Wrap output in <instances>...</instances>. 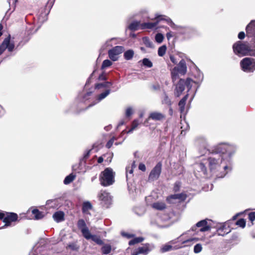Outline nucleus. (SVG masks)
I'll return each instance as SVG.
<instances>
[{"label": "nucleus", "mask_w": 255, "mask_h": 255, "mask_svg": "<svg viewBox=\"0 0 255 255\" xmlns=\"http://www.w3.org/2000/svg\"><path fill=\"white\" fill-rule=\"evenodd\" d=\"M17 218L18 216L16 214L13 213H7L3 220L5 225L2 228L10 226L11 223L16 221Z\"/></svg>", "instance_id": "obj_14"}, {"label": "nucleus", "mask_w": 255, "mask_h": 255, "mask_svg": "<svg viewBox=\"0 0 255 255\" xmlns=\"http://www.w3.org/2000/svg\"><path fill=\"white\" fill-rule=\"evenodd\" d=\"M138 254H139V253H138V250L136 251H134L132 253V255H138Z\"/></svg>", "instance_id": "obj_58"}, {"label": "nucleus", "mask_w": 255, "mask_h": 255, "mask_svg": "<svg viewBox=\"0 0 255 255\" xmlns=\"http://www.w3.org/2000/svg\"><path fill=\"white\" fill-rule=\"evenodd\" d=\"M110 92H111V90L110 89H107L104 92L100 94L98 97V99H97L98 101L97 103H98V102L101 101V100H102L103 99H105L108 95H109Z\"/></svg>", "instance_id": "obj_29"}, {"label": "nucleus", "mask_w": 255, "mask_h": 255, "mask_svg": "<svg viewBox=\"0 0 255 255\" xmlns=\"http://www.w3.org/2000/svg\"><path fill=\"white\" fill-rule=\"evenodd\" d=\"M170 198L174 199H179L180 201H182L186 199L187 196L184 193H180L171 195Z\"/></svg>", "instance_id": "obj_21"}, {"label": "nucleus", "mask_w": 255, "mask_h": 255, "mask_svg": "<svg viewBox=\"0 0 255 255\" xmlns=\"http://www.w3.org/2000/svg\"><path fill=\"white\" fill-rule=\"evenodd\" d=\"M163 38L164 36L161 33H157L155 35V37L156 41L158 43H161L163 40Z\"/></svg>", "instance_id": "obj_42"}, {"label": "nucleus", "mask_w": 255, "mask_h": 255, "mask_svg": "<svg viewBox=\"0 0 255 255\" xmlns=\"http://www.w3.org/2000/svg\"><path fill=\"white\" fill-rule=\"evenodd\" d=\"M5 216L6 215L3 213H0V219L3 220Z\"/></svg>", "instance_id": "obj_56"}, {"label": "nucleus", "mask_w": 255, "mask_h": 255, "mask_svg": "<svg viewBox=\"0 0 255 255\" xmlns=\"http://www.w3.org/2000/svg\"><path fill=\"white\" fill-rule=\"evenodd\" d=\"M75 247V245H73V250H76L77 249V248Z\"/></svg>", "instance_id": "obj_63"}, {"label": "nucleus", "mask_w": 255, "mask_h": 255, "mask_svg": "<svg viewBox=\"0 0 255 255\" xmlns=\"http://www.w3.org/2000/svg\"><path fill=\"white\" fill-rule=\"evenodd\" d=\"M172 37L171 32H169L166 34V37L168 40H169Z\"/></svg>", "instance_id": "obj_54"}, {"label": "nucleus", "mask_w": 255, "mask_h": 255, "mask_svg": "<svg viewBox=\"0 0 255 255\" xmlns=\"http://www.w3.org/2000/svg\"><path fill=\"white\" fill-rule=\"evenodd\" d=\"M161 169L162 163L159 162L156 164L150 171L148 176V180L153 181L158 179L161 174Z\"/></svg>", "instance_id": "obj_10"}, {"label": "nucleus", "mask_w": 255, "mask_h": 255, "mask_svg": "<svg viewBox=\"0 0 255 255\" xmlns=\"http://www.w3.org/2000/svg\"><path fill=\"white\" fill-rule=\"evenodd\" d=\"M165 118V115L163 114L157 112H154L150 114L148 118L154 121H161L164 120Z\"/></svg>", "instance_id": "obj_16"}, {"label": "nucleus", "mask_w": 255, "mask_h": 255, "mask_svg": "<svg viewBox=\"0 0 255 255\" xmlns=\"http://www.w3.org/2000/svg\"><path fill=\"white\" fill-rule=\"evenodd\" d=\"M116 38H111V39H110L109 40H108L106 43H105V45H106V46H112V44H110V42L112 41V40H115Z\"/></svg>", "instance_id": "obj_52"}, {"label": "nucleus", "mask_w": 255, "mask_h": 255, "mask_svg": "<svg viewBox=\"0 0 255 255\" xmlns=\"http://www.w3.org/2000/svg\"><path fill=\"white\" fill-rule=\"evenodd\" d=\"M179 188V186L177 183L175 184V187H174V190H177Z\"/></svg>", "instance_id": "obj_61"}, {"label": "nucleus", "mask_w": 255, "mask_h": 255, "mask_svg": "<svg viewBox=\"0 0 255 255\" xmlns=\"http://www.w3.org/2000/svg\"><path fill=\"white\" fill-rule=\"evenodd\" d=\"M144 240V239L142 237H137L133 239L132 240H130L128 244L130 246L133 245L134 244L140 243L142 242Z\"/></svg>", "instance_id": "obj_34"}, {"label": "nucleus", "mask_w": 255, "mask_h": 255, "mask_svg": "<svg viewBox=\"0 0 255 255\" xmlns=\"http://www.w3.org/2000/svg\"><path fill=\"white\" fill-rule=\"evenodd\" d=\"M122 235L123 236L125 237L128 239H130L134 236V235H133V234L124 233V232L122 233Z\"/></svg>", "instance_id": "obj_47"}, {"label": "nucleus", "mask_w": 255, "mask_h": 255, "mask_svg": "<svg viewBox=\"0 0 255 255\" xmlns=\"http://www.w3.org/2000/svg\"><path fill=\"white\" fill-rule=\"evenodd\" d=\"M11 0H7V1H8V3H10Z\"/></svg>", "instance_id": "obj_64"}, {"label": "nucleus", "mask_w": 255, "mask_h": 255, "mask_svg": "<svg viewBox=\"0 0 255 255\" xmlns=\"http://www.w3.org/2000/svg\"><path fill=\"white\" fill-rule=\"evenodd\" d=\"M114 175L112 169L106 168L100 175L101 184L104 186H108L113 184L114 182Z\"/></svg>", "instance_id": "obj_3"}, {"label": "nucleus", "mask_w": 255, "mask_h": 255, "mask_svg": "<svg viewBox=\"0 0 255 255\" xmlns=\"http://www.w3.org/2000/svg\"><path fill=\"white\" fill-rule=\"evenodd\" d=\"M140 49L141 51H142L143 52H145V48H143V47H141L140 48Z\"/></svg>", "instance_id": "obj_62"}, {"label": "nucleus", "mask_w": 255, "mask_h": 255, "mask_svg": "<svg viewBox=\"0 0 255 255\" xmlns=\"http://www.w3.org/2000/svg\"><path fill=\"white\" fill-rule=\"evenodd\" d=\"M75 178V176L72 174L66 176L64 180V183L65 184H68L72 182Z\"/></svg>", "instance_id": "obj_37"}, {"label": "nucleus", "mask_w": 255, "mask_h": 255, "mask_svg": "<svg viewBox=\"0 0 255 255\" xmlns=\"http://www.w3.org/2000/svg\"><path fill=\"white\" fill-rule=\"evenodd\" d=\"M103 161V158L102 157H100L98 159V162L99 163H102Z\"/></svg>", "instance_id": "obj_57"}, {"label": "nucleus", "mask_w": 255, "mask_h": 255, "mask_svg": "<svg viewBox=\"0 0 255 255\" xmlns=\"http://www.w3.org/2000/svg\"><path fill=\"white\" fill-rule=\"evenodd\" d=\"M83 232H82V235L87 240H90L92 235H91L89 230L88 228H86L85 230H83Z\"/></svg>", "instance_id": "obj_36"}, {"label": "nucleus", "mask_w": 255, "mask_h": 255, "mask_svg": "<svg viewBox=\"0 0 255 255\" xmlns=\"http://www.w3.org/2000/svg\"><path fill=\"white\" fill-rule=\"evenodd\" d=\"M188 97V94H187L179 101L178 103V106L181 113H183L184 111L185 105Z\"/></svg>", "instance_id": "obj_18"}, {"label": "nucleus", "mask_w": 255, "mask_h": 255, "mask_svg": "<svg viewBox=\"0 0 255 255\" xmlns=\"http://www.w3.org/2000/svg\"><path fill=\"white\" fill-rule=\"evenodd\" d=\"M194 169L201 175H207V168L205 165V163L203 162L196 163L194 165Z\"/></svg>", "instance_id": "obj_15"}, {"label": "nucleus", "mask_w": 255, "mask_h": 255, "mask_svg": "<svg viewBox=\"0 0 255 255\" xmlns=\"http://www.w3.org/2000/svg\"><path fill=\"white\" fill-rule=\"evenodd\" d=\"M124 124V121H121L119 124H118V127H120Z\"/></svg>", "instance_id": "obj_59"}, {"label": "nucleus", "mask_w": 255, "mask_h": 255, "mask_svg": "<svg viewBox=\"0 0 255 255\" xmlns=\"http://www.w3.org/2000/svg\"><path fill=\"white\" fill-rule=\"evenodd\" d=\"M78 228L81 230V232H83V230H85L86 228H88L85 222L83 219H80L78 221L77 223Z\"/></svg>", "instance_id": "obj_28"}, {"label": "nucleus", "mask_w": 255, "mask_h": 255, "mask_svg": "<svg viewBox=\"0 0 255 255\" xmlns=\"http://www.w3.org/2000/svg\"><path fill=\"white\" fill-rule=\"evenodd\" d=\"M141 24L138 21H133L128 26V28L131 30L135 31L140 29Z\"/></svg>", "instance_id": "obj_22"}, {"label": "nucleus", "mask_w": 255, "mask_h": 255, "mask_svg": "<svg viewBox=\"0 0 255 255\" xmlns=\"http://www.w3.org/2000/svg\"><path fill=\"white\" fill-rule=\"evenodd\" d=\"M113 83L111 82H105L102 83L97 84L95 86V88L100 89L102 88H109L112 85Z\"/></svg>", "instance_id": "obj_23"}, {"label": "nucleus", "mask_w": 255, "mask_h": 255, "mask_svg": "<svg viewBox=\"0 0 255 255\" xmlns=\"http://www.w3.org/2000/svg\"><path fill=\"white\" fill-rule=\"evenodd\" d=\"M245 34L244 32H240L238 34V38L240 39H243L245 38Z\"/></svg>", "instance_id": "obj_50"}, {"label": "nucleus", "mask_w": 255, "mask_h": 255, "mask_svg": "<svg viewBox=\"0 0 255 255\" xmlns=\"http://www.w3.org/2000/svg\"><path fill=\"white\" fill-rule=\"evenodd\" d=\"M98 198L101 202V204L106 208H108L112 203L111 196L105 191H101L98 194Z\"/></svg>", "instance_id": "obj_9"}, {"label": "nucleus", "mask_w": 255, "mask_h": 255, "mask_svg": "<svg viewBox=\"0 0 255 255\" xmlns=\"http://www.w3.org/2000/svg\"><path fill=\"white\" fill-rule=\"evenodd\" d=\"M233 48L234 53L240 56L255 55V46H250L247 42L239 41L233 45Z\"/></svg>", "instance_id": "obj_2"}, {"label": "nucleus", "mask_w": 255, "mask_h": 255, "mask_svg": "<svg viewBox=\"0 0 255 255\" xmlns=\"http://www.w3.org/2000/svg\"><path fill=\"white\" fill-rule=\"evenodd\" d=\"M161 103L162 104L166 105L168 106H171L172 104L170 98L165 93H164Z\"/></svg>", "instance_id": "obj_25"}, {"label": "nucleus", "mask_w": 255, "mask_h": 255, "mask_svg": "<svg viewBox=\"0 0 255 255\" xmlns=\"http://www.w3.org/2000/svg\"><path fill=\"white\" fill-rule=\"evenodd\" d=\"M112 65V62L110 60H105L102 63L101 68L102 69H105L110 67Z\"/></svg>", "instance_id": "obj_40"}, {"label": "nucleus", "mask_w": 255, "mask_h": 255, "mask_svg": "<svg viewBox=\"0 0 255 255\" xmlns=\"http://www.w3.org/2000/svg\"><path fill=\"white\" fill-rule=\"evenodd\" d=\"M166 50V47L165 45H162L160 46L158 50V54L159 56H163Z\"/></svg>", "instance_id": "obj_39"}, {"label": "nucleus", "mask_w": 255, "mask_h": 255, "mask_svg": "<svg viewBox=\"0 0 255 255\" xmlns=\"http://www.w3.org/2000/svg\"><path fill=\"white\" fill-rule=\"evenodd\" d=\"M102 252L104 255H108L110 254L112 251L111 246L109 244H105L102 247Z\"/></svg>", "instance_id": "obj_26"}, {"label": "nucleus", "mask_w": 255, "mask_h": 255, "mask_svg": "<svg viewBox=\"0 0 255 255\" xmlns=\"http://www.w3.org/2000/svg\"><path fill=\"white\" fill-rule=\"evenodd\" d=\"M165 204L163 202H156L152 205V207L157 210H162L165 208Z\"/></svg>", "instance_id": "obj_24"}, {"label": "nucleus", "mask_w": 255, "mask_h": 255, "mask_svg": "<svg viewBox=\"0 0 255 255\" xmlns=\"http://www.w3.org/2000/svg\"><path fill=\"white\" fill-rule=\"evenodd\" d=\"M170 59L171 60V61L174 63V64H176L177 61H176L175 58L173 56H172L171 55L170 56Z\"/></svg>", "instance_id": "obj_53"}, {"label": "nucleus", "mask_w": 255, "mask_h": 255, "mask_svg": "<svg viewBox=\"0 0 255 255\" xmlns=\"http://www.w3.org/2000/svg\"><path fill=\"white\" fill-rule=\"evenodd\" d=\"M155 22H145L141 24L140 29H152L155 27L161 20H165L167 23L173 28H175L176 25L171 19L164 15H160L156 17Z\"/></svg>", "instance_id": "obj_4"}, {"label": "nucleus", "mask_w": 255, "mask_h": 255, "mask_svg": "<svg viewBox=\"0 0 255 255\" xmlns=\"http://www.w3.org/2000/svg\"><path fill=\"white\" fill-rule=\"evenodd\" d=\"M32 214L36 220L41 219L44 216L43 212L39 211L38 209H33L32 211Z\"/></svg>", "instance_id": "obj_20"}, {"label": "nucleus", "mask_w": 255, "mask_h": 255, "mask_svg": "<svg viewBox=\"0 0 255 255\" xmlns=\"http://www.w3.org/2000/svg\"><path fill=\"white\" fill-rule=\"evenodd\" d=\"M99 79L100 80L105 81L107 80L106 76L104 74H102L99 76Z\"/></svg>", "instance_id": "obj_51"}, {"label": "nucleus", "mask_w": 255, "mask_h": 255, "mask_svg": "<svg viewBox=\"0 0 255 255\" xmlns=\"http://www.w3.org/2000/svg\"><path fill=\"white\" fill-rule=\"evenodd\" d=\"M142 41H143V42L144 43V44L147 47H149V48H153V44L152 43V42H151L149 39V38H148L147 37H144L142 38Z\"/></svg>", "instance_id": "obj_32"}, {"label": "nucleus", "mask_w": 255, "mask_h": 255, "mask_svg": "<svg viewBox=\"0 0 255 255\" xmlns=\"http://www.w3.org/2000/svg\"><path fill=\"white\" fill-rule=\"evenodd\" d=\"M202 250V245L200 244H196L194 248V252L196 254L199 253Z\"/></svg>", "instance_id": "obj_43"}, {"label": "nucleus", "mask_w": 255, "mask_h": 255, "mask_svg": "<svg viewBox=\"0 0 255 255\" xmlns=\"http://www.w3.org/2000/svg\"><path fill=\"white\" fill-rule=\"evenodd\" d=\"M249 218L251 221L255 220V212H251L249 214Z\"/></svg>", "instance_id": "obj_46"}, {"label": "nucleus", "mask_w": 255, "mask_h": 255, "mask_svg": "<svg viewBox=\"0 0 255 255\" xmlns=\"http://www.w3.org/2000/svg\"><path fill=\"white\" fill-rule=\"evenodd\" d=\"M193 81L190 78H187L186 81L183 79H180L174 90V94L175 97H179L185 89V85L187 86L189 90L192 87Z\"/></svg>", "instance_id": "obj_5"}, {"label": "nucleus", "mask_w": 255, "mask_h": 255, "mask_svg": "<svg viewBox=\"0 0 255 255\" xmlns=\"http://www.w3.org/2000/svg\"><path fill=\"white\" fill-rule=\"evenodd\" d=\"M124 50V48L121 46H116L108 51L109 57L113 61L118 60V56Z\"/></svg>", "instance_id": "obj_11"}, {"label": "nucleus", "mask_w": 255, "mask_h": 255, "mask_svg": "<svg viewBox=\"0 0 255 255\" xmlns=\"http://www.w3.org/2000/svg\"><path fill=\"white\" fill-rule=\"evenodd\" d=\"M197 228H200L199 231L200 232H206L210 230L211 227L208 223V220H203L198 222L196 226L192 227L191 230L196 231Z\"/></svg>", "instance_id": "obj_13"}, {"label": "nucleus", "mask_w": 255, "mask_h": 255, "mask_svg": "<svg viewBox=\"0 0 255 255\" xmlns=\"http://www.w3.org/2000/svg\"><path fill=\"white\" fill-rule=\"evenodd\" d=\"M230 232V230L228 228H226L224 225H221L219 227H218L217 230V234L222 236H224V235L229 233Z\"/></svg>", "instance_id": "obj_17"}, {"label": "nucleus", "mask_w": 255, "mask_h": 255, "mask_svg": "<svg viewBox=\"0 0 255 255\" xmlns=\"http://www.w3.org/2000/svg\"><path fill=\"white\" fill-rule=\"evenodd\" d=\"M242 70L247 72H252L255 70V59L246 57L244 58L240 63Z\"/></svg>", "instance_id": "obj_7"}, {"label": "nucleus", "mask_w": 255, "mask_h": 255, "mask_svg": "<svg viewBox=\"0 0 255 255\" xmlns=\"http://www.w3.org/2000/svg\"><path fill=\"white\" fill-rule=\"evenodd\" d=\"M10 36L9 35L3 41L2 44L0 45V55H1L5 49H7L10 52L12 51L14 47V43L10 42Z\"/></svg>", "instance_id": "obj_12"}, {"label": "nucleus", "mask_w": 255, "mask_h": 255, "mask_svg": "<svg viewBox=\"0 0 255 255\" xmlns=\"http://www.w3.org/2000/svg\"><path fill=\"white\" fill-rule=\"evenodd\" d=\"M142 64L144 66L151 68L152 66V62L147 58H144L142 60Z\"/></svg>", "instance_id": "obj_41"}, {"label": "nucleus", "mask_w": 255, "mask_h": 255, "mask_svg": "<svg viewBox=\"0 0 255 255\" xmlns=\"http://www.w3.org/2000/svg\"><path fill=\"white\" fill-rule=\"evenodd\" d=\"M137 250L139 254L146 255L149 251L148 247L146 245L139 247Z\"/></svg>", "instance_id": "obj_30"}, {"label": "nucleus", "mask_w": 255, "mask_h": 255, "mask_svg": "<svg viewBox=\"0 0 255 255\" xmlns=\"http://www.w3.org/2000/svg\"><path fill=\"white\" fill-rule=\"evenodd\" d=\"M90 239H91L92 241L95 242L98 245H101L104 244L103 242L100 239V238L96 235H92V236Z\"/></svg>", "instance_id": "obj_38"}, {"label": "nucleus", "mask_w": 255, "mask_h": 255, "mask_svg": "<svg viewBox=\"0 0 255 255\" xmlns=\"http://www.w3.org/2000/svg\"><path fill=\"white\" fill-rule=\"evenodd\" d=\"M134 167L135 165H134V162H133L132 163V166L130 167H127L126 168V172H127V180L131 177L132 176V173H133V169H132V167Z\"/></svg>", "instance_id": "obj_31"}, {"label": "nucleus", "mask_w": 255, "mask_h": 255, "mask_svg": "<svg viewBox=\"0 0 255 255\" xmlns=\"http://www.w3.org/2000/svg\"><path fill=\"white\" fill-rule=\"evenodd\" d=\"M115 140V138L113 137L110 140H109L106 145V147L110 148L112 146Z\"/></svg>", "instance_id": "obj_45"}, {"label": "nucleus", "mask_w": 255, "mask_h": 255, "mask_svg": "<svg viewBox=\"0 0 255 255\" xmlns=\"http://www.w3.org/2000/svg\"><path fill=\"white\" fill-rule=\"evenodd\" d=\"M2 29V26L1 24H0V37L2 35L1 30Z\"/></svg>", "instance_id": "obj_60"}, {"label": "nucleus", "mask_w": 255, "mask_h": 255, "mask_svg": "<svg viewBox=\"0 0 255 255\" xmlns=\"http://www.w3.org/2000/svg\"><path fill=\"white\" fill-rule=\"evenodd\" d=\"M236 225L242 228H244L246 226V221L243 219H240L237 221Z\"/></svg>", "instance_id": "obj_44"}, {"label": "nucleus", "mask_w": 255, "mask_h": 255, "mask_svg": "<svg viewBox=\"0 0 255 255\" xmlns=\"http://www.w3.org/2000/svg\"><path fill=\"white\" fill-rule=\"evenodd\" d=\"M134 55V51L131 50H128L126 51L124 54V56L125 59L129 60L132 59Z\"/></svg>", "instance_id": "obj_27"}, {"label": "nucleus", "mask_w": 255, "mask_h": 255, "mask_svg": "<svg viewBox=\"0 0 255 255\" xmlns=\"http://www.w3.org/2000/svg\"><path fill=\"white\" fill-rule=\"evenodd\" d=\"M92 205L89 202H86L83 203L82 207V211L83 213H86L90 209H92Z\"/></svg>", "instance_id": "obj_33"}, {"label": "nucleus", "mask_w": 255, "mask_h": 255, "mask_svg": "<svg viewBox=\"0 0 255 255\" xmlns=\"http://www.w3.org/2000/svg\"><path fill=\"white\" fill-rule=\"evenodd\" d=\"M198 240V239L197 238H190V239L186 240L185 241H182L181 245H180V246L176 245L174 247H172V245L175 244V243H176L177 242L176 240H173L169 243V244L170 245L167 244V245H165L163 246L161 249V252L162 253L168 252V251L171 250L172 248H173L174 249H178L181 248L183 247L189 245H184V244H187L188 243H190V242H191L193 241H197Z\"/></svg>", "instance_id": "obj_6"}, {"label": "nucleus", "mask_w": 255, "mask_h": 255, "mask_svg": "<svg viewBox=\"0 0 255 255\" xmlns=\"http://www.w3.org/2000/svg\"><path fill=\"white\" fill-rule=\"evenodd\" d=\"M53 218L57 222H60L64 220V213L62 212H57L53 215Z\"/></svg>", "instance_id": "obj_19"}, {"label": "nucleus", "mask_w": 255, "mask_h": 255, "mask_svg": "<svg viewBox=\"0 0 255 255\" xmlns=\"http://www.w3.org/2000/svg\"><path fill=\"white\" fill-rule=\"evenodd\" d=\"M186 71L187 67L185 61L183 59H182L179 62L177 66L175 67L171 72L173 81L174 82L177 79L178 73L184 75Z\"/></svg>", "instance_id": "obj_8"}, {"label": "nucleus", "mask_w": 255, "mask_h": 255, "mask_svg": "<svg viewBox=\"0 0 255 255\" xmlns=\"http://www.w3.org/2000/svg\"><path fill=\"white\" fill-rule=\"evenodd\" d=\"M233 147L226 144L218 145L216 149V153L208 158L209 167L211 172L216 173L218 177H223L227 173L226 170L229 168L225 158L230 157L233 152Z\"/></svg>", "instance_id": "obj_1"}, {"label": "nucleus", "mask_w": 255, "mask_h": 255, "mask_svg": "<svg viewBox=\"0 0 255 255\" xmlns=\"http://www.w3.org/2000/svg\"><path fill=\"white\" fill-rule=\"evenodd\" d=\"M90 150L88 151L84 155V158L86 159L88 157L90 154Z\"/></svg>", "instance_id": "obj_55"}, {"label": "nucleus", "mask_w": 255, "mask_h": 255, "mask_svg": "<svg viewBox=\"0 0 255 255\" xmlns=\"http://www.w3.org/2000/svg\"><path fill=\"white\" fill-rule=\"evenodd\" d=\"M138 168L139 170H140L142 171H145L146 170L145 165L143 163H141L139 164Z\"/></svg>", "instance_id": "obj_49"}, {"label": "nucleus", "mask_w": 255, "mask_h": 255, "mask_svg": "<svg viewBox=\"0 0 255 255\" xmlns=\"http://www.w3.org/2000/svg\"><path fill=\"white\" fill-rule=\"evenodd\" d=\"M139 125L138 121L137 120H134L131 124V128L127 131L128 133H130L137 127Z\"/></svg>", "instance_id": "obj_35"}, {"label": "nucleus", "mask_w": 255, "mask_h": 255, "mask_svg": "<svg viewBox=\"0 0 255 255\" xmlns=\"http://www.w3.org/2000/svg\"><path fill=\"white\" fill-rule=\"evenodd\" d=\"M132 114V109L130 108H128L127 109L126 112V115L127 117H129Z\"/></svg>", "instance_id": "obj_48"}]
</instances>
